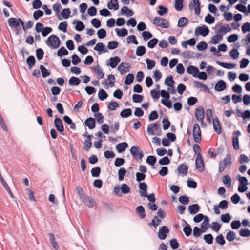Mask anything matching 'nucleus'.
I'll list each match as a JSON object with an SVG mask.
<instances>
[{
    "mask_svg": "<svg viewBox=\"0 0 250 250\" xmlns=\"http://www.w3.org/2000/svg\"><path fill=\"white\" fill-rule=\"evenodd\" d=\"M126 173V169L124 167H121L118 171V176L119 181H122L124 179V177Z\"/></svg>",
    "mask_w": 250,
    "mask_h": 250,
    "instance_id": "obj_64",
    "label": "nucleus"
},
{
    "mask_svg": "<svg viewBox=\"0 0 250 250\" xmlns=\"http://www.w3.org/2000/svg\"><path fill=\"white\" fill-rule=\"evenodd\" d=\"M231 219V216L229 213L222 214L221 216V220L224 223H229Z\"/></svg>",
    "mask_w": 250,
    "mask_h": 250,
    "instance_id": "obj_62",
    "label": "nucleus"
},
{
    "mask_svg": "<svg viewBox=\"0 0 250 250\" xmlns=\"http://www.w3.org/2000/svg\"><path fill=\"white\" fill-rule=\"evenodd\" d=\"M121 189L123 194H127L130 192V187L125 183H124L122 185Z\"/></svg>",
    "mask_w": 250,
    "mask_h": 250,
    "instance_id": "obj_53",
    "label": "nucleus"
},
{
    "mask_svg": "<svg viewBox=\"0 0 250 250\" xmlns=\"http://www.w3.org/2000/svg\"><path fill=\"white\" fill-rule=\"evenodd\" d=\"M232 164V157L230 153L226 155L225 157L219 162L218 172H223L227 166H230Z\"/></svg>",
    "mask_w": 250,
    "mask_h": 250,
    "instance_id": "obj_1",
    "label": "nucleus"
},
{
    "mask_svg": "<svg viewBox=\"0 0 250 250\" xmlns=\"http://www.w3.org/2000/svg\"><path fill=\"white\" fill-rule=\"evenodd\" d=\"M80 199L84 205L89 208H93L96 204L94 199L87 195H81Z\"/></svg>",
    "mask_w": 250,
    "mask_h": 250,
    "instance_id": "obj_8",
    "label": "nucleus"
},
{
    "mask_svg": "<svg viewBox=\"0 0 250 250\" xmlns=\"http://www.w3.org/2000/svg\"><path fill=\"white\" fill-rule=\"evenodd\" d=\"M73 23L75 25V29L78 31H82L84 29V25L82 21L74 20Z\"/></svg>",
    "mask_w": 250,
    "mask_h": 250,
    "instance_id": "obj_38",
    "label": "nucleus"
},
{
    "mask_svg": "<svg viewBox=\"0 0 250 250\" xmlns=\"http://www.w3.org/2000/svg\"><path fill=\"white\" fill-rule=\"evenodd\" d=\"M177 171L179 174L186 176L188 172V167L185 163L180 164L178 166Z\"/></svg>",
    "mask_w": 250,
    "mask_h": 250,
    "instance_id": "obj_16",
    "label": "nucleus"
},
{
    "mask_svg": "<svg viewBox=\"0 0 250 250\" xmlns=\"http://www.w3.org/2000/svg\"><path fill=\"white\" fill-rule=\"evenodd\" d=\"M187 72L190 74H192L193 76L195 78L197 77L199 69L195 66L190 65L188 67Z\"/></svg>",
    "mask_w": 250,
    "mask_h": 250,
    "instance_id": "obj_25",
    "label": "nucleus"
},
{
    "mask_svg": "<svg viewBox=\"0 0 250 250\" xmlns=\"http://www.w3.org/2000/svg\"><path fill=\"white\" fill-rule=\"evenodd\" d=\"M136 212L139 214L140 219H144L146 217V213L143 206H139L136 209Z\"/></svg>",
    "mask_w": 250,
    "mask_h": 250,
    "instance_id": "obj_33",
    "label": "nucleus"
},
{
    "mask_svg": "<svg viewBox=\"0 0 250 250\" xmlns=\"http://www.w3.org/2000/svg\"><path fill=\"white\" fill-rule=\"evenodd\" d=\"M152 23L161 28H167L170 25L168 20L160 17H155L153 20Z\"/></svg>",
    "mask_w": 250,
    "mask_h": 250,
    "instance_id": "obj_2",
    "label": "nucleus"
},
{
    "mask_svg": "<svg viewBox=\"0 0 250 250\" xmlns=\"http://www.w3.org/2000/svg\"><path fill=\"white\" fill-rule=\"evenodd\" d=\"M188 19L186 17H181L179 19L178 23V26L179 27H183L186 25L188 22Z\"/></svg>",
    "mask_w": 250,
    "mask_h": 250,
    "instance_id": "obj_59",
    "label": "nucleus"
},
{
    "mask_svg": "<svg viewBox=\"0 0 250 250\" xmlns=\"http://www.w3.org/2000/svg\"><path fill=\"white\" fill-rule=\"evenodd\" d=\"M205 232H206L205 230L201 229L199 228H198V227H194V229H193V234L195 237H199L201 235L202 233Z\"/></svg>",
    "mask_w": 250,
    "mask_h": 250,
    "instance_id": "obj_45",
    "label": "nucleus"
},
{
    "mask_svg": "<svg viewBox=\"0 0 250 250\" xmlns=\"http://www.w3.org/2000/svg\"><path fill=\"white\" fill-rule=\"evenodd\" d=\"M130 64L126 62L121 63L118 67V70L121 74L125 73L129 71Z\"/></svg>",
    "mask_w": 250,
    "mask_h": 250,
    "instance_id": "obj_14",
    "label": "nucleus"
},
{
    "mask_svg": "<svg viewBox=\"0 0 250 250\" xmlns=\"http://www.w3.org/2000/svg\"><path fill=\"white\" fill-rule=\"evenodd\" d=\"M121 14L126 15L127 16H131L134 14L132 10L129 9L127 6H123L121 10Z\"/></svg>",
    "mask_w": 250,
    "mask_h": 250,
    "instance_id": "obj_37",
    "label": "nucleus"
},
{
    "mask_svg": "<svg viewBox=\"0 0 250 250\" xmlns=\"http://www.w3.org/2000/svg\"><path fill=\"white\" fill-rule=\"evenodd\" d=\"M130 153L132 155L133 157L136 160L140 159L142 160L144 154L143 151L140 149V148L138 146H133L130 150Z\"/></svg>",
    "mask_w": 250,
    "mask_h": 250,
    "instance_id": "obj_3",
    "label": "nucleus"
},
{
    "mask_svg": "<svg viewBox=\"0 0 250 250\" xmlns=\"http://www.w3.org/2000/svg\"><path fill=\"white\" fill-rule=\"evenodd\" d=\"M146 48L144 46H138L136 49V54L138 56H142L146 53Z\"/></svg>",
    "mask_w": 250,
    "mask_h": 250,
    "instance_id": "obj_48",
    "label": "nucleus"
},
{
    "mask_svg": "<svg viewBox=\"0 0 250 250\" xmlns=\"http://www.w3.org/2000/svg\"><path fill=\"white\" fill-rule=\"evenodd\" d=\"M231 178L228 174L225 175L222 177V182L224 184L228 185L229 187L231 185Z\"/></svg>",
    "mask_w": 250,
    "mask_h": 250,
    "instance_id": "obj_56",
    "label": "nucleus"
},
{
    "mask_svg": "<svg viewBox=\"0 0 250 250\" xmlns=\"http://www.w3.org/2000/svg\"><path fill=\"white\" fill-rule=\"evenodd\" d=\"M35 62L36 60L34 56H29L26 60V63L30 69H32V68L35 65Z\"/></svg>",
    "mask_w": 250,
    "mask_h": 250,
    "instance_id": "obj_34",
    "label": "nucleus"
},
{
    "mask_svg": "<svg viewBox=\"0 0 250 250\" xmlns=\"http://www.w3.org/2000/svg\"><path fill=\"white\" fill-rule=\"evenodd\" d=\"M85 125L90 129H92L95 127V119L92 117L87 118L85 121Z\"/></svg>",
    "mask_w": 250,
    "mask_h": 250,
    "instance_id": "obj_24",
    "label": "nucleus"
},
{
    "mask_svg": "<svg viewBox=\"0 0 250 250\" xmlns=\"http://www.w3.org/2000/svg\"><path fill=\"white\" fill-rule=\"evenodd\" d=\"M128 147V144L126 142L119 143L116 146V148L119 153H122Z\"/></svg>",
    "mask_w": 250,
    "mask_h": 250,
    "instance_id": "obj_27",
    "label": "nucleus"
},
{
    "mask_svg": "<svg viewBox=\"0 0 250 250\" xmlns=\"http://www.w3.org/2000/svg\"><path fill=\"white\" fill-rule=\"evenodd\" d=\"M68 54V51L63 46L59 49L57 52V55L59 57L67 55Z\"/></svg>",
    "mask_w": 250,
    "mask_h": 250,
    "instance_id": "obj_58",
    "label": "nucleus"
},
{
    "mask_svg": "<svg viewBox=\"0 0 250 250\" xmlns=\"http://www.w3.org/2000/svg\"><path fill=\"white\" fill-rule=\"evenodd\" d=\"M169 230L166 226L160 227L158 233V238L161 240H164L167 237V234L168 233Z\"/></svg>",
    "mask_w": 250,
    "mask_h": 250,
    "instance_id": "obj_10",
    "label": "nucleus"
},
{
    "mask_svg": "<svg viewBox=\"0 0 250 250\" xmlns=\"http://www.w3.org/2000/svg\"><path fill=\"white\" fill-rule=\"evenodd\" d=\"M54 124L57 130L62 134V132L64 131L62 120L59 118H56L54 120Z\"/></svg>",
    "mask_w": 250,
    "mask_h": 250,
    "instance_id": "obj_17",
    "label": "nucleus"
},
{
    "mask_svg": "<svg viewBox=\"0 0 250 250\" xmlns=\"http://www.w3.org/2000/svg\"><path fill=\"white\" fill-rule=\"evenodd\" d=\"M189 9L190 10L194 9L195 13L199 15L200 13V2L199 0H193V3L191 2L189 4Z\"/></svg>",
    "mask_w": 250,
    "mask_h": 250,
    "instance_id": "obj_12",
    "label": "nucleus"
},
{
    "mask_svg": "<svg viewBox=\"0 0 250 250\" xmlns=\"http://www.w3.org/2000/svg\"><path fill=\"white\" fill-rule=\"evenodd\" d=\"M140 189V195L142 197H146V191L147 189V185L146 183H140L139 185Z\"/></svg>",
    "mask_w": 250,
    "mask_h": 250,
    "instance_id": "obj_21",
    "label": "nucleus"
},
{
    "mask_svg": "<svg viewBox=\"0 0 250 250\" xmlns=\"http://www.w3.org/2000/svg\"><path fill=\"white\" fill-rule=\"evenodd\" d=\"M216 242L217 244L222 246L225 244V240L222 234L218 235L215 238Z\"/></svg>",
    "mask_w": 250,
    "mask_h": 250,
    "instance_id": "obj_61",
    "label": "nucleus"
},
{
    "mask_svg": "<svg viewBox=\"0 0 250 250\" xmlns=\"http://www.w3.org/2000/svg\"><path fill=\"white\" fill-rule=\"evenodd\" d=\"M204 109L203 106H200L197 108L195 111V115L196 119L201 123H203V120L204 118Z\"/></svg>",
    "mask_w": 250,
    "mask_h": 250,
    "instance_id": "obj_9",
    "label": "nucleus"
},
{
    "mask_svg": "<svg viewBox=\"0 0 250 250\" xmlns=\"http://www.w3.org/2000/svg\"><path fill=\"white\" fill-rule=\"evenodd\" d=\"M162 123L163 125V129L165 130H167L170 126V123L167 116L163 118Z\"/></svg>",
    "mask_w": 250,
    "mask_h": 250,
    "instance_id": "obj_43",
    "label": "nucleus"
},
{
    "mask_svg": "<svg viewBox=\"0 0 250 250\" xmlns=\"http://www.w3.org/2000/svg\"><path fill=\"white\" fill-rule=\"evenodd\" d=\"M8 22L9 26L18 30V28L20 27V24L22 26L23 21L20 18H10L8 19Z\"/></svg>",
    "mask_w": 250,
    "mask_h": 250,
    "instance_id": "obj_5",
    "label": "nucleus"
},
{
    "mask_svg": "<svg viewBox=\"0 0 250 250\" xmlns=\"http://www.w3.org/2000/svg\"><path fill=\"white\" fill-rule=\"evenodd\" d=\"M108 97V94L103 89H101L99 91L98 97L101 101H103L106 99Z\"/></svg>",
    "mask_w": 250,
    "mask_h": 250,
    "instance_id": "obj_42",
    "label": "nucleus"
},
{
    "mask_svg": "<svg viewBox=\"0 0 250 250\" xmlns=\"http://www.w3.org/2000/svg\"><path fill=\"white\" fill-rule=\"evenodd\" d=\"M92 69L93 71L97 73V78L99 80L104 77V73L103 72L102 69L99 65L93 67Z\"/></svg>",
    "mask_w": 250,
    "mask_h": 250,
    "instance_id": "obj_26",
    "label": "nucleus"
},
{
    "mask_svg": "<svg viewBox=\"0 0 250 250\" xmlns=\"http://www.w3.org/2000/svg\"><path fill=\"white\" fill-rule=\"evenodd\" d=\"M204 239L208 244H211L213 243V237L212 234H208L204 236Z\"/></svg>",
    "mask_w": 250,
    "mask_h": 250,
    "instance_id": "obj_63",
    "label": "nucleus"
},
{
    "mask_svg": "<svg viewBox=\"0 0 250 250\" xmlns=\"http://www.w3.org/2000/svg\"><path fill=\"white\" fill-rule=\"evenodd\" d=\"M158 125L157 123H151L148 125L147 128V133L149 135H155V131L158 130Z\"/></svg>",
    "mask_w": 250,
    "mask_h": 250,
    "instance_id": "obj_15",
    "label": "nucleus"
},
{
    "mask_svg": "<svg viewBox=\"0 0 250 250\" xmlns=\"http://www.w3.org/2000/svg\"><path fill=\"white\" fill-rule=\"evenodd\" d=\"M146 63L147 64V68L148 70L152 69L155 65V62L153 60L146 59Z\"/></svg>",
    "mask_w": 250,
    "mask_h": 250,
    "instance_id": "obj_60",
    "label": "nucleus"
},
{
    "mask_svg": "<svg viewBox=\"0 0 250 250\" xmlns=\"http://www.w3.org/2000/svg\"><path fill=\"white\" fill-rule=\"evenodd\" d=\"M101 172V168L99 167L92 168L91 173L92 176L94 177H99Z\"/></svg>",
    "mask_w": 250,
    "mask_h": 250,
    "instance_id": "obj_47",
    "label": "nucleus"
},
{
    "mask_svg": "<svg viewBox=\"0 0 250 250\" xmlns=\"http://www.w3.org/2000/svg\"><path fill=\"white\" fill-rule=\"evenodd\" d=\"M227 32H217V34L213 36L210 41V43L212 44L218 43L223 39V36Z\"/></svg>",
    "mask_w": 250,
    "mask_h": 250,
    "instance_id": "obj_13",
    "label": "nucleus"
},
{
    "mask_svg": "<svg viewBox=\"0 0 250 250\" xmlns=\"http://www.w3.org/2000/svg\"><path fill=\"white\" fill-rule=\"evenodd\" d=\"M200 210V207L198 204H195L188 207V210L190 214H195Z\"/></svg>",
    "mask_w": 250,
    "mask_h": 250,
    "instance_id": "obj_30",
    "label": "nucleus"
},
{
    "mask_svg": "<svg viewBox=\"0 0 250 250\" xmlns=\"http://www.w3.org/2000/svg\"><path fill=\"white\" fill-rule=\"evenodd\" d=\"M143 98L142 95L134 94L132 96V100L134 103H140L143 101Z\"/></svg>",
    "mask_w": 250,
    "mask_h": 250,
    "instance_id": "obj_55",
    "label": "nucleus"
},
{
    "mask_svg": "<svg viewBox=\"0 0 250 250\" xmlns=\"http://www.w3.org/2000/svg\"><path fill=\"white\" fill-rule=\"evenodd\" d=\"M213 125L214 131L217 134H220L221 133V127L219 119L217 117L213 119Z\"/></svg>",
    "mask_w": 250,
    "mask_h": 250,
    "instance_id": "obj_19",
    "label": "nucleus"
},
{
    "mask_svg": "<svg viewBox=\"0 0 250 250\" xmlns=\"http://www.w3.org/2000/svg\"><path fill=\"white\" fill-rule=\"evenodd\" d=\"M208 47L207 43L205 41L200 42L196 46L197 49L199 51H203Z\"/></svg>",
    "mask_w": 250,
    "mask_h": 250,
    "instance_id": "obj_49",
    "label": "nucleus"
},
{
    "mask_svg": "<svg viewBox=\"0 0 250 250\" xmlns=\"http://www.w3.org/2000/svg\"><path fill=\"white\" fill-rule=\"evenodd\" d=\"M118 43L115 41H112L108 42L107 48L110 50H113L118 47Z\"/></svg>",
    "mask_w": 250,
    "mask_h": 250,
    "instance_id": "obj_54",
    "label": "nucleus"
},
{
    "mask_svg": "<svg viewBox=\"0 0 250 250\" xmlns=\"http://www.w3.org/2000/svg\"><path fill=\"white\" fill-rule=\"evenodd\" d=\"M91 138L92 135H88V136H87V139L85 140L84 142V144L85 145L84 147V149L86 151H89L92 146Z\"/></svg>",
    "mask_w": 250,
    "mask_h": 250,
    "instance_id": "obj_29",
    "label": "nucleus"
},
{
    "mask_svg": "<svg viewBox=\"0 0 250 250\" xmlns=\"http://www.w3.org/2000/svg\"><path fill=\"white\" fill-rule=\"evenodd\" d=\"M226 87V83L222 80H220L215 84L214 89L216 91L220 92L224 90Z\"/></svg>",
    "mask_w": 250,
    "mask_h": 250,
    "instance_id": "obj_22",
    "label": "nucleus"
},
{
    "mask_svg": "<svg viewBox=\"0 0 250 250\" xmlns=\"http://www.w3.org/2000/svg\"><path fill=\"white\" fill-rule=\"evenodd\" d=\"M110 62L107 63V66H110L111 68H115L118 63L120 62L121 59L118 56L111 57L109 59Z\"/></svg>",
    "mask_w": 250,
    "mask_h": 250,
    "instance_id": "obj_20",
    "label": "nucleus"
},
{
    "mask_svg": "<svg viewBox=\"0 0 250 250\" xmlns=\"http://www.w3.org/2000/svg\"><path fill=\"white\" fill-rule=\"evenodd\" d=\"M161 220L160 219L158 218L157 216L155 215L153 217V219L151 221V222H150L148 224V225L149 226H152L154 228H156L157 227L158 225H159V224L161 223Z\"/></svg>",
    "mask_w": 250,
    "mask_h": 250,
    "instance_id": "obj_41",
    "label": "nucleus"
},
{
    "mask_svg": "<svg viewBox=\"0 0 250 250\" xmlns=\"http://www.w3.org/2000/svg\"><path fill=\"white\" fill-rule=\"evenodd\" d=\"M239 235L242 237H249L250 236V231L248 229H242L239 231Z\"/></svg>",
    "mask_w": 250,
    "mask_h": 250,
    "instance_id": "obj_57",
    "label": "nucleus"
},
{
    "mask_svg": "<svg viewBox=\"0 0 250 250\" xmlns=\"http://www.w3.org/2000/svg\"><path fill=\"white\" fill-rule=\"evenodd\" d=\"M81 82V81L79 78L72 76L69 79L68 83L71 86H77Z\"/></svg>",
    "mask_w": 250,
    "mask_h": 250,
    "instance_id": "obj_32",
    "label": "nucleus"
},
{
    "mask_svg": "<svg viewBox=\"0 0 250 250\" xmlns=\"http://www.w3.org/2000/svg\"><path fill=\"white\" fill-rule=\"evenodd\" d=\"M215 30V31H230L231 28L228 24L220 23L216 25Z\"/></svg>",
    "mask_w": 250,
    "mask_h": 250,
    "instance_id": "obj_23",
    "label": "nucleus"
},
{
    "mask_svg": "<svg viewBox=\"0 0 250 250\" xmlns=\"http://www.w3.org/2000/svg\"><path fill=\"white\" fill-rule=\"evenodd\" d=\"M157 161L156 158L152 155H150L147 157L146 163L150 166H154Z\"/></svg>",
    "mask_w": 250,
    "mask_h": 250,
    "instance_id": "obj_50",
    "label": "nucleus"
},
{
    "mask_svg": "<svg viewBox=\"0 0 250 250\" xmlns=\"http://www.w3.org/2000/svg\"><path fill=\"white\" fill-rule=\"evenodd\" d=\"M241 134V132L238 130L235 131L233 132L232 143L233 148L236 150L239 149L238 136H240Z\"/></svg>",
    "mask_w": 250,
    "mask_h": 250,
    "instance_id": "obj_11",
    "label": "nucleus"
},
{
    "mask_svg": "<svg viewBox=\"0 0 250 250\" xmlns=\"http://www.w3.org/2000/svg\"><path fill=\"white\" fill-rule=\"evenodd\" d=\"M195 164L196 168L199 171L203 172L204 170V162L201 153H198L197 154Z\"/></svg>",
    "mask_w": 250,
    "mask_h": 250,
    "instance_id": "obj_6",
    "label": "nucleus"
},
{
    "mask_svg": "<svg viewBox=\"0 0 250 250\" xmlns=\"http://www.w3.org/2000/svg\"><path fill=\"white\" fill-rule=\"evenodd\" d=\"M94 49L96 51L99 52H103L105 53L107 52V49L105 48L104 44L102 42L98 43L94 48Z\"/></svg>",
    "mask_w": 250,
    "mask_h": 250,
    "instance_id": "obj_35",
    "label": "nucleus"
},
{
    "mask_svg": "<svg viewBox=\"0 0 250 250\" xmlns=\"http://www.w3.org/2000/svg\"><path fill=\"white\" fill-rule=\"evenodd\" d=\"M236 238V234L233 231H229L226 236V239L229 242L233 241Z\"/></svg>",
    "mask_w": 250,
    "mask_h": 250,
    "instance_id": "obj_44",
    "label": "nucleus"
},
{
    "mask_svg": "<svg viewBox=\"0 0 250 250\" xmlns=\"http://www.w3.org/2000/svg\"><path fill=\"white\" fill-rule=\"evenodd\" d=\"M216 62L217 64L219 65L220 66L227 69H232L234 68L236 66L235 64L224 63L219 61H217Z\"/></svg>",
    "mask_w": 250,
    "mask_h": 250,
    "instance_id": "obj_36",
    "label": "nucleus"
},
{
    "mask_svg": "<svg viewBox=\"0 0 250 250\" xmlns=\"http://www.w3.org/2000/svg\"><path fill=\"white\" fill-rule=\"evenodd\" d=\"M183 230L186 236H189L191 234L192 229L189 225L187 224L183 228Z\"/></svg>",
    "mask_w": 250,
    "mask_h": 250,
    "instance_id": "obj_51",
    "label": "nucleus"
},
{
    "mask_svg": "<svg viewBox=\"0 0 250 250\" xmlns=\"http://www.w3.org/2000/svg\"><path fill=\"white\" fill-rule=\"evenodd\" d=\"M40 69L42 72V77L45 78L50 75V73L43 65H40Z\"/></svg>",
    "mask_w": 250,
    "mask_h": 250,
    "instance_id": "obj_52",
    "label": "nucleus"
},
{
    "mask_svg": "<svg viewBox=\"0 0 250 250\" xmlns=\"http://www.w3.org/2000/svg\"><path fill=\"white\" fill-rule=\"evenodd\" d=\"M134 79V75L132 74H128L125 79V83L126 85H130L132 83Z\"/></svg>",
    "mask_w": 250,
    "mask_h": 250,
    "instance_id": "obj_46",
    "label": "nucleus"
},
{
    "mask_svg": "<svg viewBox=\"0 0 250 250\" xmlns=\"http://www.w3.org/2000/svg\"><path fill=\"white\" fill-rule=\"evenodd\" d=\"M48 235L50 236V243H51L53 247L55 250H58L59 249V247L57 242L55 240V238L54 235L51 233H49Z\"/></svg>",
    "mask_w": 250,
    "mask_h": 250,
    "instance_id": "obj_39",
    "label": "nucleus"
},
{
    "mask_svg": "<svg viewBox=\"0 0 250 250\" xmlns=\"http://www.w3.org/2000/svg\"><path fill=\"white\" fill-rule=\"evenodd\" d=\"M175 82L173 79V76L170 75L166 78L165 81V84L168 86V90L169 91L170 89V87H173L174 85Z\"/></svg>",
    "mask_w": 250,
    "mask_h": 250,
    "instance_id": "obj_28",
    "label": "nucleus"
},
{
    "mask_svg": "<svg viewBox=\"0 0 250 250\" xmlns=\"http://www.w3.org/2000/svg\"><path fill=\"white\" fill-rule=\"evenodd\" d=\"M47 42L49 45L54 48H57L60 44L59 38L55 35H52L49 37L47 39Z\"/></svg>",
    "mask_w": 250,
    "mask_h": 250,
    "instance_id": "obj_7",
    "label": "nucleus"
},
{
    "mask_svg": "<svg viewBox=\"0 0 250 250\" xmlns=\"http://www.w3.org/2000/svg\"><path fill=\"white\" fill-rule=\"evenodd\" d=\"M107 78V80H105L104 82L102 83V84H105L106 85H108L110 87H113L115 82L114 75L113 74H109L108 75Z\"/></svg>",
    "mask_w": 250,
    "mask_h": 250,
    "instance_id": "obj_18",
    "label": "nucleus"
},
{
    "mask_svg": "<svg viewBox=\"0 0 250 250\" xmlns=\"http://www.w3.org/2000/svg\"><path fill=\"white\" fill-rule=\"evenodd\" d=\"M132 114V110L130 108L123 110L120 113V116L123 118H127Z\"/></svg>",
    "mask_w": 250,
    "mask_h": 250,
    "instance_id": "obj_40",
    "label": "nucleus"
},
{
    "mask_svg": "<svg viewBox=\"0 0 250 250\" xmlns=\"http://www.w3.org/2000/svg\"><path fill=\"white\" fill-rule=\"evenodd\" d=\"M118 0H111L107 4V7L109 9L117 10L119 8Z\"/></svg>",
    "mask_w": 250,
    "mask_h": 250,
    "instance_id": "obj_31",
    "label": "nucleus"
},
{
    "mask_svg": "<svg viewBox=\"0 0 250 250\" xmlns=\"http://www.w3.org/2000/svg\"><path fill=\"white\" fill-rule=\"evenodd\" d=\"M193 136L194 141L197 143L201 142V131L198 124L196 123L194 125L193 129Z\"/></svg>",
    "mask_w": 250,
    "mask_h": 250,
    "instance_id": "obj_4",
    "label": "nucleus"
}]
</instances>
